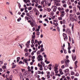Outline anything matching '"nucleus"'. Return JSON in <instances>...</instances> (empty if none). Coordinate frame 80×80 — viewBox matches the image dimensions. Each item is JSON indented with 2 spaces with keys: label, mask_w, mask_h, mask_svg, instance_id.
Returning a JSON list of instances; mask_svg holds the SVG:
<instances>
[{
  "label": "nucleus",
  "mask_w": 80,
  "mask_h": 80,
  "mask_svg": "<svg viewBox=\"0 0 80 80\" xmlns=\"http://www.w3.org/2000/svg\"><path fill=\"white\" fill-rule=\"evenodd\" d=\"M28 23H30V25H31V27H34V25H35V22H34V23H33V22H34V21L33 22H32V21L31 20H28Z\"/></svg>",
  "instance_id": "obj_1"
},
{
  "label": "nucleus",
  "mask_w": 80,
  "mask_h": 80,
  "mask_svg": "<svg viewBox=\"0 0 80 80\" xmlns=\"http://www.w3.org/2000/svg\"><path fill=\"white\" fill-rule=\"evenodd\" d=\"M43 56H42L41 55H39L38 57L37 58V59H38V61H42L43 60Z\"/></svg>",
  "instance_id": "obj_2"
},
{
  "label": "nucleus",
  "mask_w": 80,
  "mask_h": 80,
  "mask_svg": "<svg viewBox=\"0 0 80 80\" xmlns=\"http://www.w3.org/2000/svg\"><path fill=\"white\" fill-rule=\"evenodd\" d=\"M76 56L75 55H72V58L73 61H75V60H76Z\"/></svg>",
  "instance_id": "obj_3"
},
{
  "label": "nucleus",
  "mask_w": 80,
  "mask_h": 80,
  "mask_svg": "<svg viewBox=\"0 0 80 80\" xmlns=\"http://www.w3.org/2000/svg\"><path fill=\"white\" fill-rule=\"evenodd\" d=\"M63 80H67V78H65V76H62V78L60 79V80H63Z\"/></svg>",
  "instance_id": "obj_4"
},
{
  "label": "nucleus",
  "mask_w": 80,
  "mask_h": 80,
  "mask_svg": "<svg viewBox=\"0 0 80 80\" xmlns=\"http://www.w3.org/2000/svg\"><path fill=\"white\" fill-rule=\"evenodd\" d=\"M68 33L69 35H72V34L71 33V31L69 28H68Z\"/></svg>",
  "instance_id": "obj_5"
},
{
  "label": "nucleus",
  "mask_w": 80,
  "mask_h": 80,
  "mask_svg": "<svg viewBox=\"0 0 80 80\" xmlns=\"http://www.w3.org/2000/svg\"><path fill=\"white\" fill-rule=\"evenodd\" d=\"M65 63V66L66 67H68V65H69V63L68 62H67L66 61H67V60L66 59H65L64 60Z\"/></svg>",
  "instance_id": "obj_6"
},
{
  "label": "nucleus",
  "mask_w": 80,
  "mask_h": 80,
  "mask_svg": "<svg viewBox=\"0 0 80 80\" xmlns=\"http://www.w3.org/2000/svg\"><path fill=\"white\" fill-rule=\"evenodd\" d=\"M23 62H24L25 63H27V65H28V61L27 60V58H24V59L23 60Z\"/></svg>",
  "instance_id": "obj_7"
},
{
  "label": "nucleus",
  "mask_w": 80,
  "mask_h": 80,
  "mask_svg": "<svg viewBox=\"0 0 80 80\" xmlns=\"http://www.w3.org/2000/svg\"><path fill=\"white\" fill-rule=\"evenodd\" d=\"M68 49H71V48H72V47L70 45V42H68Z\"/></svg>",
  "instance_id": "obj_8"
},
{
  "label": "nucleus",
  "mask_w": 80,
  "mask_h": 80,
  "mask_svg": "<svg viewBox=\"0 0 80 80\" xmlns=\"http://www.w3.org/2000/svg\"><path fill=\"white\" fill-rule=\"evenodd\" d=\"M54 2L55 3H57L58 2H60V0H53Z\"/></svg>",
  "instance_id": "obj_9"
},
{
  "label": "nucleus",
  "mask_w": 80,
  "mask_h": 80,
  "mask_svg": "<svg viewBox=\"0 0 80 80\" xmlns=\"http://www.w3.org/2000/svg\"><path fill=\"white\" fill-rule=\"evenodd\" d=\"M60 3V2H58L57 3H55V4H56V6H60V3Z\"/></svg>",
  "instance_id": "obj_10"
},
{
  "label": "nucleus",
  "mask_w": 80,
  "mask_h": 80,
  "mask_svg": "<svg viewBox=\"0 0 80 80\" xmlns=\"http://www.w3.org/2000/svg\"><path fill=\"white\" fill-rule=\"evenodd\" d=\"M17 61L18 63L20 61V57H18L17 58Z\"/></svg>",
  "instance_id": "obj_11"
},
{
  "label": "nucleus",
  "mask_w": 80,
  "mask_h": 80,
  "mask_svg": "<svg viewBox=\"0 0 80 80\" xmlns=\"http://www.w3.org/2000/svg\"><path fill=\"white\" fill-rule=\"evenodd\" d=\"M75 64L76 66L75 68H77V61H76L75 62Z\"/></svg>",
  "instance_id": "obj_12"
},
{
  "label": "nucleus",
  "mask_w": 80,
  "mask_h": 80,
  "mask_svg": "<svg viewBox=\"0 0 80 80\" xmlns=\"http://www.w3.org/2000/svg\"><path fill=\"white\" fill-rule=\"evenodd\" d=\"M39 13V12H38V10H36V15H38Z\"/></svg>",
  "instance_id": "obj_13"
},
{
  "label": "nucleus",
  "mask_w": 80,
  "mask_h": 80,
  "mask_svg": "<svg viewBox=\"0 0 80 80\" xmlns=\"http://www.w3.org/2000/svg\"><path fill=\"white\" fill-rule=\"evenodd\" d=\"M63 36L64 37H67V34H66L65 33H63Z\"/></svg>",
  "instance_id": "obj_14"
},
{
  "label": "nucleus",
  "mask_w": 80,
  "mask_h": 80,
  "mask_svg": "<svg viewBox=\"0 0 80 80\" xmlns=\"http://www.w3.org/2000/svg\"><path fill=\"white\" fill-rule=\"evenodd\" d=\"M45 63H46L47 64H48V63H50V62L47 61V60L45 61Z\"/></svg>",
  "instance_id": "obj_15"
},
{
  "label": "nucleus",
  "mask_w": 80,
  "mask_h": 80,
  "mask_svg": "<svg viewBox=\"0 0 80 80\" xmlns=\"http://www.w3.org/2000/svg\"><path fill=\"white\" fill-rule=\"evenodd\" d=\"M39 35H40V32H37V35H38V37H39Z\"/></svg>",
  "instance_id": "obj_16"
},
{
  "label": "nucleus",
  "mask_w": 80,
  "mask_h": 80,
  "mask_svg": "<svg viewBox=\"0 0 80 80\" xmlns=\"http://www.w3.org/2000/svg\"><path fill=\"white\" fill-rule=\"evenodd\" d=\"M35 35H32V39H34V40H35Z\"/></svg>",
  "instance_id": "obj_17"
},
{
  "label": "nucleus",
  "mask_w": 80,
  "mask_h": 80,
  "mask_svg": "<svg viewBox=\"0 0 80 80\" xmlns=\"http://www.w3.org/2000/svg\"><path fill=\"white\" fill-rule=\"evenodd\" d=\"M68 71H69V70L68 69H66L64 70V72H65V73H67V72H68Z\"/></svg>",
  "instance_id": "obj_18"
},
{
  "label": "nucleus",
  "mask_w": 80,
  "mask_h": 80,
  "mask_svg": "<svg viewBox=\"0 0 80 80\" xmlns=\"http://www.w3.org/2000/svg\"><path fill=\"white\" fill-rule=\"evenodd\" d=\"M74 76H76L77 77H78V76H79V74L78 72H77L76 74H75Z\"/></svg>",
  "instance_id": "obj_19"
},
{
  "label": "nucleus",
  "mask_w": 80,
  "mask_h": 80,
  "mask_svg": "<svg viewBox=\"0 0 80 80\" xmlns=\"http://www.w3.org/2000/svg\"><path fill=\"white\" fill-rule=\"evenodd\" d=\"M25 21H26V20H28L29 19H28V17H27V16H26L25 17Z\"/></svg>",
  "instance_id": "obj_20"
},
{
  "label": "nucleus",
  "mask_w": 80,
  "mask_h": 80,
  "mask_svg": "<svg viewBox=\"0 0 80 80\" xmlns=\"http://www.w3.org/2000/svg\"><path fill=\"white\" fill-rule=\"evenodd\" d=\"M3 61H0V67L1 66V65H2V64H3Z\"/></svg>",
  "instance_id": "obj_21"
},
{
  "label": "nucleus",
  "mask_w": 80,
  "mask_h": 80,
  "mask_svg": "<svg viewBox=\"0 0 80 80\" xmlns=\"http://www.w3.org/2000/svg\"><path fill=\"white\" fill-rule=\"evenodd\" d=\"M37 55H38V54H40V51H38L37 52Z\"/></svg>",
  "instance_id": "obj_22"
},
{
  "label": "nucleus",
  "mask_w": 80,
  "mask_h": 80,
  "mask_svg": "<svg viewBox=\"0 0 80 80\" xmlns=\"http://www.w3.org/2000/svg\"><path fill=\"white\" fill-rule=\"evenodd\" d=\"M40 51H42V52H44V49L43 48H41L40 50Z\"/></svg>",
  "instance_id": "obj_23"
},
{
  "label": "nucleus",
  "mask_w": 80,
  "mask_h": 80,
  "mask_svg": "<svg viewBox=\"0 0 80 80\" xmlns=\"http://www.w3.org/2000/svg\"><path fill=\"white\" fill-rule=\"evenodd\" d=\"M7 67L6 66H3L2 67V68H3V69H5Z\"/></svg>",
  "instance_id": "obj_24"
},
{
  "label": "nucleus",
  "mask_w": 80,
  "mask_h": 80,
  "mask_svg": "<svg viewBox=\"0 0 80 80\" xmlns=\"http://www.w3.org/2000/svg\"><path fill=\"white\" fill-rule=\"evenodd\" d=\"M21 20V17H20L19 18H18V19H17V21L18 22H20V20Z\"/></svg>",
  "instance_id": "obj_25"
},
{
  "label": "nucleus",
  "mask_w": 80,
  "mask_h": 80,
  "mask_svg": "<svg viewBox=\"0 0 80 80\" xmlns=\"http://www.w3.org/2000/svg\"><path fill=\"white\" fill-rule=\"evenodd\" d=\"M58 20H62V17H58Z\"/></svg>",
  "instance_id": "obj_26"
},
{
  "label": "nucleus",
  "mask_w": 80,
  "mask_h": 80,
  "mask_svg": "<svg viewBox=\"0 0 80 80\" xmlns=\"http://www.w3.org/2000/svg\"><path fill=\"white\" fill-rule=\"evenodd\" d=\"M54 69H55L54 70L55 71H57L58 70V68L56 67H54Z\"/></svg>",
  "instance_id": "obj_27"
},
{
  "label": "nucleus",
  "mask_w": 80,
  "mask_h": 80,
  "mask_svg": "<svg viewBox=\"0 0 80 80\" xmlns=\"http://www.w3.org/2000/svg\"><path fill=\"white\" fill-rule=\"evenodd\" d=\"M32 7H30L29 8H28V10H32Z\"/></svg>",
  "instance_id": "obj_28"
},
{
  "label": "nucleus",
  "mask_w": 80,
  "mask_h": 80,
  "mask_svg": "<svg viewBox=\"0 0 80 80\" xmlns=\"http://www.w3.org/2000/svg\"><path fill=\"white\" fill-rule=\"evenodd\" d=\"M30 41H29L27 42V43L26 44V45L27 46L28 45V44H29V43H30Z\"/></svg>",
  "instance_id": "obj_29"
},
{
  "label": "nucleus",
  "mask_w": 80,
  "mask_h": 80,
  "mask_svg": "<svg viewBox=\"0 0 80 80\" xmlns=\"http://www.w3.org/2000/svg\"><path fill=\"white\" fill-rule=\"evenodd\" d=\"M60 12L62 14H63L65 13V11H60Z\"/></svg>",
  "instance_id": "obj_30"
},
{
  "label": "nucleus",
  "mask_w": 80,
  "mask_h": 80,
  "mask_svg": "<svg viewBox=\"0 0 80 80\" xmlns=\"http://www.w3.org/2000/svg\"><path fill=\"white\" fill-rule=\"evenodd\" d=\"M66 1L65 0H62V3H64V4H65L66 3V2H65Z\"/></svg>",
  "instance_id": "obj_31"
},
{
  "label": "nucleus",
  "mask_w": 80,
  "mask_h": 80,
  "mask_svg": "<svg viewBox=\"0 0 80 80\" xmlns=\"http://www.w3.org/2000/svg\"><path fill=\"white\" fill-rule=\"evenodd\" d=\"M33 43H34V39H32L31 41V43H32V44H33Z\"/></svg>",
  "instance_id": "obj_32"
},
{
  "label": "nucleus",
  "mask_w": 80,
  "mask_h": 80,
  "mask_svg": "<svg viewBox=\"0 0 80 80\" xmlns=\"http://www.w3.org/2000/svg\"><path fill=\"white\" fill-rule=\"evenodd\" d=\"M16 66H17V65H14L12 67V68H15V67H16Z\"/></svg>",
  "instance_id": "obj_33"
},
{
  "label": "nucleus",
  "mask_w": 80,
  "mask_h": 80,
  "mask_svg": "<svg viewBox=\"0 0 80 80\" xmlns=\"http://www.w3.org/2000/svg\"><path fill=\"white\" fill-rule=\"evenodd\" d=\"M63 7L64 8H66V7H67V4H64L63 5Z\"/></svg>",
  "instance_id": "obj_34"
},
{
  "label": "nucleus",
  "mask_w": 80,
  "mask_h": 80,
  "mask_svg": "<svg viewBox=\"0 0 80 80\" xmlns=\"http://www.w3.org/2000/svg\"><path fill=\"white\" fill-rule=\"evenodd\" d=\"M64 14H62L61 15H60V17H61L62 18V17H64Z\"/></svg>",
  "instance_id": "obj_35"
},
{
  "label": "nucleus",
  "mask_w": 80,
  "mask_h": 80,
  "mask_svg": "<svg viewBox=\"0 0 80 80\" xmlns=\"http://www.w3.org/2000/svg\"><path fill=\"white\" fill-rule=\"evenodd\" d=\"M68 52L69 53H71V51H70V49H68Z\"/></svg>",
  "instance_id": "obj_36"
},
{
  "label": "nucleus",
  "mask_w": 80,
  "mask_h": 80,
  "mask_svg": "<svg viewBox=\"0 0 80 80\" xmlns=\"http://www.w3.org/2000/svg\"><path fill=\"white\" fill-rule=\"evenodd\" d=\"M74 74H75V73L73 71H71V75H73Z\"/></svg>",
  "instance_id": "obj_37"
},
{
  "label": "nucleus",
  "mask_w": 80,
  "mask_h": 80,
  "mask_svg": "<svg viewBox=\"0 0 80 80\" xmlns=\"http://www.w3.org/2000/svg\"><path fill=\"white\" fill-rule=\"evenodd\" d=\"M42 41H39V42L38 41V44H39V45H40V43H42Z\"/></svg>",
  "instance_id": "obj_38"
},
{
  "label": "nucleus",
  "mask_w": 80,
  "mask_h": 80,
  "mask_svg": "<svg viewBox=\"0 0 80 80\" xmlns=\"http://www.w3.org/2000/svg\"><path fill=\"white\" fill-rule=\"evenodd\" d=\"M47 9L48 11V12H50L51 10V9L50 8H47Z\"/></svg>",
  "instance_id": "obj_39"
},
{
  "label": "nucleus",
  "mask_w": 80,
  "mask_h": 80,
  "mask_svg": "<svg viewBox=\"0 0 80 80\" xmlns=\"http://www.w3.org/2000/svg\"><path fill=\"white\" fill-rule=\"evenodd\" d=\"M44 20L45 22H47V23H48V21L47 19H45Z\"/></svg>",
  "instance_id": "obj_40"
},
{
  "label": "nucleus",
  "mask_w": 80,
  "mask_h": 80,
  "mask_svg": "<svg viewBox=\"0 0 80 80\" xmlns=\"http://www.w3.org/2000/svg\"><path fill=\"white\" fill-rule=\"evenodd\" d=\"M47 73L48 75H50V72H49L48 71L47 72Z\"/></svg>",
  "instance_id": "obj_41"
},
{
  "label": "nucleus",
  "mask_w": 80,
  "mask_h": 80,
  "mask_svg": "<svg viewBox=\"0 0 80 80\" xmlns=\"http://www.w3.org/2000/svg\"><path fill=\"white\" fill-rule=\"evenodd\" d=\"M38 3H36L35 4V6L36 7H38Z\"/></svg>",
  "instance_id": "obj_42"
},
{
  "label": "nucleus",
  "mask_w": 80,
  "mask_h": 80,
  "mask_svg": "<svg viewBox=\"0 0 80 80\" xmlns=\"http://www.w3.org/2000/svg\"><path fill=\"white\" fill-rule=\"evenodd\" d=\"M49 3H52V2H53V0H48Z\"/></svg>",
  "instance_id": "obj_43"
},
{
  "label": "nucleus",
  "mask_w": 80,
  "mask_h": 80,
  "mask_svg": "<svg viewBox=\"0 0 80 80\" xmlns=\"http://www.w3.org/2000/svg\"><path fill=\"white\" fill-rule=\"evenodd\" d=\"M24 51L26 52H28V49L27 48H26L24 49Z\"/></svg>",
  "instance_id": "obj_44"
},
{
  "label": "nucleus",
  "mask_w": 80,
  "mask_h": 80,
  "mask_svg": "<svg viewBox=\"0 0 80 80\" xmlns=\"http://www.w3.org/2000/svg\"><path fill=\"white\" fill-rule=\"evenodd\" d=\"M20 79H22L23 78V76L22 75H20Z\"/></svg>",
  "instance_id": "obj_45"
},
{
  "label": "nucleus",
  "mask_w": 80,
  "mask_h": 80,
  "mask_svg": "<svg viewBox=\"0 0 80 80\" xmlns=\"http://www.w3.org/2000/svg\"><path fill=\"white\" fill-rule=\"evenodd\" d=\"M40 30V29L38 28V29H36V32H38V31H39Z\"/></svg>",
  "instance_id": "obj_46"
},
{
  "label": "nucleus",
  "mask_w": 80,
  "mask_h": 80,
  "mask_svg": "<svg viewBox=\"0 0 80 80\" xmlns=\"http://www.w3.org/2000/svg\"><path fill=\"white\" fill-rule=\"evenodd\" d=\"M29 17H30V18H31V19H32V20L33 22L34 21V20L33 19V18H32V16H29Z\"/></svg>",
  "instance_id": "obj_47"
},
{
  "label": "nucleus",
  "mask_w": 80,
  "mask_h": 80,
  "mask_svg": "<svg viewBox=\"0 0 80 80\" xmlns=\"http://www.w3.org/2000/svg\"><path fill=\"white\" fill-rule=\"evenodd\" d=\"M65 11L66 12H69V9H67Z\"/></svg>",
  "instance_id": "obj_48"
},
{
  "label": "nucleus",
  "mask_w": 80,
  "mask_h": 80,
  "mask_svg": "<svg viewBox=\"0 0 80 80\" xmlns=\"http://www.w3.org/2000/svg\"><path fill=\"white\" fill-rule=\"evenodd\" d=\"M22 61H20L19 62V65H20V64H22Z\"/></svg>",
  "instance_id": "obj_49"
},
{
  "label": "nucleus",
  "mask_w": 80,
  "mask_h": 80,
  "mask_svg": "<svg viewBox=\"0 0 80 80\" xmlns=\"http://www.w3.org/2000/svg\"><path fill=\"white\" fill-rule=\"evenodd\" d=\"M12 77H13V76L12 75L10 76V77H9V79H12Z\"/></svg>",
  "instance_id": "obj_50"
},
{
  "label": "nucleus",
  "mask_w": 80,
  "mask_h": 80,
  "mask_svg": "<svg viewBox=\"0 0 80 80\" xmlns=\"http://www.w3.org/2000/svg\"><path fill=\"white\" fill-rule=\"evenodd\" d=\"M24 10V8H21V9L20 11L21 12H23Z\"/></svg>",
  "instance_id": "obj_51"
},
{
  "label": "nucleus",
  "mask_w": 80,
  "mask_h": 80,
  "mask_svg": "<svg viewBox=\"0 0 80 80\" xmlns=\"http://www.w3.org/2000/svg\"><path fill=\"white\" fill-rule=\"evenodd\" d=\"M62 22H63V24H65V20H63Z\"/></svg>",
  "instance_id": "obj_52"
},
{
  "label": "nucleus",
  "mask_w": 80,
  "mask_h": 80,
  "mask_svg": "<svg viewBox=\"0 0 80 80\" xmlns=\"http://www.w3.org/2000/svg\"><path fill=\"white\" fill-rule=\"evenodd\" d=\"M77 7H78V8H79V10H80V6L78 5L77 6Z\"/></svg>",
  "instance_id": "obj_53"
},
{
  "label": "nucleus",
  "mask_w": 80,
  "mask_h": 80,
  "mask_svg": "<svg viewBox=\"0 0 80 80\" xmlns=\"http://www.w3.org/2000/svg\"><path fill=\"white\" fill-rule=\"evenodd\" d=\"M66 62H67V63H69V62H70V60L68 59L66 60Z\"/></svg>",
  "instance_id": "obj_54"
},
{
  "label": "nucleus",
  "mask_w": 80,
  "mask_h": 80,
  "mask_svg": "<svg viewBox=\"0 0 80 80\" xmlns=\"http://www.w3.org/2000/svg\"><path fill=\"white\" fill-rule=\"evenodd\" d=\"M64 51L65 53H67V50L66 49H64Z\"/></svg>",
  "instance_id": "obj_55"
},
{
  "label": "nucleus",
  "mask_w": 80,
  "mask_h": 80,
  "mask_svg": "<svg viewBox=\"0 0 80 80\" xmlns=\"http://www.w3.org/2000/svg\"><path fill=\"white\" fill-rule=\"evenodd\" d=\"M60 24H61V25H62L63 24V22L62 21H60Z\"/></svg>",
  "instance_id": "obj_56"
},
{
  "label": "nucleus",
  "mask_w": 80,
  "mask_h": 80,
  "mask_svg": "<svg viewBox=\"0 0 80 80\" xmlns=\"http://www.w3.org/2000/svg\"><path fill=\"white\" fill-rule=\"evenodd\" d=\"M47 77H48L47 78L48 79V78H50V75H47Z\"/></svg>",
  "instance_id": "obj_57"
},
{
  "label": "nucleus",
  "mask_w": 80,
  "mask_h": 80,
  "mask_svg": "<svg viewBox=\"0 0 80 80\" xmlns=\"http://www.w3.org/2000/svg\"><path fill=\"white\" fill-rule=\"evenodd\" d=\"M38 74H40V73H41V72H40V71H39L38 72Z\"/></svg>",
  "instance_id": "obj_58"
},
{
  "label": "nucleus",
  "mask_w": 80,
  "mask_h": 80,
  "mask_svg": "<svg viewBox=\"0 0 80 80\" xmlns=\"http://www.w3.org/2000/svg\"><path fill=\"white\" fill-rule=\"evenodd\" d=\"M58 23H55L54 25H55V26H56V27H57V26H58Z\"/></svg>",
  "instance_id": "obj_59"
},
{
  "label": "nucleus",
  "mask_w": 80,
  "mask_h": 80,
  "mask_svg": "<svg viewBox=\"0 0 80 80\" xmlns=\"http://www.w3.org/2000/svg\"><path fill=\"white\" fill-rule=\"evenodd\" d=\"M56 10H57V9H54V8L53 9V11L54 12H56Z\"/></svg>",
  "instance_id": "obj_60"
},
{
  "label": "nucleus",
  "mask_w": 80,
  "mask_h": 80,
  "mask_svg": "<svg viewBox=\"0 0 80 80\" xmlns=\"http://www.w3.org/2000/svg\"><path fill=\"white\" fill-rule=\"evenodd\" d=\"M38 0H36V1H35V3H38Z\"/></svg>",
  "instance_id": "obj_61"
},
{
  "label": "nucleus",
  "mask_w": 80,
  "mask_h": 80,
  "mask_svg": "<svg viewBox=\"0 0 80 80\" xmlns=\"http://www.w3.org/2000/svg\"><path fill=\"white\" fill-rule=\"evenodd\" d=\"M60 73L61 74V75H63V72L62 71L60 72Z\"/></svg>",
  "instance_id": "obj_62"
},
{
  "label": "nucleus",
  "mask_w": 80,
  "mask_h": 80,
  "mask_svg": "<svg viewBox=\"0 0 80 80\" xmlns=\"http://www.w3.org/2000/svg\"><path fill=\"white\" fill-rule=\"evenodd\" d=\"M30 15L29 14V13H26V15H27V16H29V15Z\"/></svg>",
  "instance_id": "obj_63"
},
{
  "label": "nucleus",
  "mask_w": 80,
  "mask_h": 80,
  "mask_svg": "<svg viewBox=\"0 0 80 80\" xmlns=\"http://www.w3.org/2000/svg\"><path fill=\"white\" fill-rule=\"evenodd\" d=\"M33 47H34V44H32L31 45V47L33 48Z\"/></svg>",
  "instance_id": "obj_64"
}]
</instances>
